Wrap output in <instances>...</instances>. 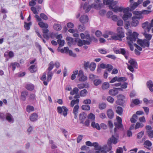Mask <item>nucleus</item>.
I'll return each instance as SVG.
<instances>
[{
    "label": "nucleus",
    "mask_w": 153,
    "mask_h": 153,
    "mask_svg": "<svg viewBox=\"0 0 153 153\" xmlns=\"http://www.w3.org/2000/svg\"><path fill=\"white\" fill-rule=\"evenodd\" d=\"M100 67L102 69L107 68H108L107 71H110L113 69V66L109 64L106 65L105 64L102 63L100 65Z\"/></svg>",
    "instance_id": "obj_11"
},
{
    "label": "nucleus",
    "mask_w": 153,
    "mask_h": 153,
    "mask_svg": "<svg viewBox=\"0 0 153 153\" xmlns=\"http://www.w3.org/2000/svg\"><path fill=\"white\" fill-rule=\"evenodd\" d=\"M84 69L87 70L88 68H89L90 63L89 62H86L85 61H84Z\"/></svg>",
    "instance_id": "obj_47"
},
{
    "label": "nucleus",
    "mask_w": 153,
    "mask_h": 153,
    "mask_svg": "<svg viewBox=\"0 0 153 153\" xmlns=\"http://www.w3.org/2000/svg\"><path fill=\"white\" fill-rule=\"evenodd\" d=\"M123 29L122 27H118L117 29V33L116 35H113L111 36V39L115 40H119L121 41L122 38L125 36Z\"/></svg>",
    "instance_id": "obj_1"
},
{
    "label": "nucleus",
    "mask_w": 153,
    "mask_h": 153,
    "mask_svg": "<svg viewBox=\"0 0 153 153\" xmlns=\"http://www.w3.org/2000/svg\"><path fill=\"white\" fill-rule=\"evenodd\" d=\"M106 104L104 102L100 103L99 105V108L100 110L104 109L106 108Z\"/></svg>",
    "instance_id": "obj_38"
},
{
    "label": "nucleus",
    "mask_w": 153,
    "mask_h": 153,
    "mask_svg": "<svg viewBox=\"0 0 153 153\" xmlns=\"http://www.w3.org/2000/svg\"><path fill=\"white\" fill-rule=\"evenodd\" d=\"M60 52L62 53H68L69 56L73 57H76L77 56L76 53H73L71 50H69L68 47H65L64 49L62 48L60 50Z\"/></svg>",
    "instance_id": "obj_7"
},
{
    "label": "nucleus",
    "mask_w": 153,
    "mask_h": 153,
    "mask_svg": "<svg viewBox=\"0 0 153 153\" xmlns=\"http://www.w3.org/2000/svg\"><path fill=\"white\" fill-rule=\"evenodd\" d=\"M106 113L108 117L110 119H111L113 118L114 114L112 109H109L108 110Z\"/></svg>",
    "instance_id": "obj_16"
},
{
    "label": "nucleus",
    "mask_w": 153,
    "mask_h": 153,
    "mask_svg": "<svg viewBox=\"0 0 153 153\" xmlns=\"http://www.w3.org/2000/svg\"><path fill=\"white\" fill-rule=\"evenodd\" d=\"M113 14V13L111 11H108L106 14L107 17L108 19L111 18V16H112Z\"/></svg>",
    "instance_id": "obj_63"
},
{
    "label": "nucleus",
    "mask_w": 153,
    "mask_h": 153,
    "mask_svg": "<svg viewBox=\"0 0 153 153\" xmlns=\"http://www.w3.org/2000/svg\"><path fill=\"white\" fill-rule=\"evenodd\" d=\"M38 115L36 113H33L30 117V120L32 122L36 121L38 120Z\"/></svg>",
    "instance_id": "obj_15"
},
{
    "label": "nucleus",
    "mask_w": 153,
    "mask_h": 153,
    "mask_svg": "<svg viewBox=\"0 0 153 153\" xmlns=\"http://www.w3.org/2000/svg\"><path fill=\"white\" fill-rule=\"evenodd\" d=\"M85 38L87 40L92 42V36H90V34H87L85 35Z\"/></svg>",
    "instance_id": "obj_60"
},
{
    "label": "nucleus",
    "mask_w": 153,
    "mask_h": 153,
    "mask_svg": "<svg viewBox=\"0 0 153 153\" xmlns=\"http://www.w3.org/2000/svg\"><path fill=\"white\" fill-rule=\"evenodd\" d=\"M132 16V14L131 13H125L123 16L122 19L124 21H126L130 18Z\"/></svg>",
    "instance_id": "obj_18"
},
{
    "label": "nucleus",
    "mask_w": 153,
    "mask_h": 153,
    "mask_svg": "<svg viewBox=\"0 0 153 153\" xmlns=\"http://www.w3.org/2000/svg\"><path fill=\"white\" fill-rule=\"evenodd\" d=\"M28 69L31 73H34L37 71V68L35 65H32Z\"/></svg>",
    "instance_id": "obj_21"
},
{
    "label": "nucleus",
    "mask_w": 153,
    "mask_h": 153,
    "mask_svg": "<svg viewBox=\"0 0 153 153\" xmlns=\"http://www.w3.org/2000/svg\"><path fill=\"white\" fill-rule=\"evenodd\" d=\"M79 108V106L78 105H75L73 109V113H78Z\"/></svg>",
    "instance_id": "obj_58"
},
{
    "label": "nucleus",
    "mask_w": 153,
    "mask_h": 153,
    "mask_svg": "<svg viewBox=\"0 0 153 153\" xmlns=\"http://www.w3.org/2000/svg\"><path fill=\"white\" fill-rule=\"evenodd\" d=\"M124 21L125 22V28L126 29H127L128 28L129 26H131V24L129 21L127 20Z\"/></svg>",
    "instance_id": "obj_51"
},
{
    "label": "nucleus",
    "mask_w": 153,
    "mask_h": 153,
    "mask_svg": "<svg viewBox=\"0 0 153 153\" xmlns=\"http://www.w3.org/2000/svg\"><path fill=\"white\" fill-rule=\"evenodd\" d=\"M25 88L29 91H32L33 90L34 86L32 84H28L25 86Z\"/></svg>",
    "instance_id": "obj_29"
},
{
    "label": "nucleus",
    "mask_w": 153,
    "mask_h": 153,
    "mask_svg": "<svg viewBox=\"0 0 153 153\" xmlns=\"http://www.w3.org/2000/svg\"><path fill=\"white\" fill-rule=\"evenodd\" d=\"M88 119H91L92 120H94L95 116L94 114L92 113H90L88 116Z\"/></svg>",
    "instance_id": "obj_42"
},
{
    "label": "nucleus",
    "mask_w": 153,
    "mask_h": 153,
    "mask_svg": "<svg viewBox=\"0 0 153 153\" xmlns=\"http://www.w3.org/2000/svg\"><path fill=\"white\" fill-rule=\"evenodd\" d=\"M19 64L17 62H12L8 65V70L9 71L11 69H12L13 71H14L16 68V67H19Z\"/></svg>",
    "instance_id": "obj_13"
},
{
    "label": "nucleus",
    "mask_w": 153,
    "mask_h": 153,
    "mask_svg": "<svg viewBox=\"0 0 153 153\" xmlns=\"http://www.w3.org/2000/svg\"><path fill=\"white\" fill-rule=\"evenodd\" d=\"M144 35L145 36V38L147 40L149 41L151 39L152 37V35L151 34H147L146 33H144Z\"/></svg>",
    "instance_id": "obj_44"
},
{
    "label": "nucleus",
    "mask_w": 153,
    "mask_h": 153,
    "mask_svg": "<svg viewBox=\"0 0 153 153\" xmlns=\"http://www.w3.org/2000/svg\"><path fill=\"white\" fill-rule=\"evenodd\" d=\"M82 109L83 110L88 111L90 109V107L89 105H84L81 107Z\"/></svg>",
    "instance_id": "obj_41"
},
{
    "label": "nucleus",
    "mask_w": 153,
    "mask_h": 153,
    "mask_svg": "<svg viewBox=\"0 0 153 153\" xmlns=\"http://www.w3.org/2000/svg\"><path fill=\"white\" fill-rule=\"evenodd\" d=\"M87 77L84 75L79 77V80L81 82H84L87 79Z\"/></svg>",
    "instance_id": "obj_45"
},
{
    "label": "nucleus",
    "mask_w": 153,
    "mask_h": 153,
    "mask_svg": "<svg viewBox=\"0 0 153 153\" xmlns=\"http://www.w3.org/2000/svg\"><path fill=\"white\" fill-rule=\"evenodd\" d=\"M39 26L42 28H48V25L47 23H45L41 21L38 23Z\"/></svg>",
    "instance_id": "obj_31"
},
{
    "label": "nucleus",
    "mask_w": 153,
    "mask_h": 153,
    "mask_svg": "<svg viewBox=\"0 0 153 153\" xmlns=\"http://www.w3.org/2000/svg\"><path fill=\"white\" fill-rule=\"evenodd\" d=\"M142 44L143 46H142L141 47L143 48H145L146 47L148 48L149 47L150 42L146 39H143Z\"/></svg>",
    "instance_id": "obj_23"
},
{
    "label": "nucleus",
    "mask_w": 153,
    "mask_h": 153,
    "mask_svg": "<svg viewBox=\"0 0 153 153\" xmlns=\"http://www.w3.org/2000/svg\"><path fill=\"white\" fill-rule=\"evenodd\" d=\"M83 103L86 104H89L91 103V100L89 99H87L83 101Z\"/></svg>",
    "instance_id": "obj_64"
},
{
    "label": "nucleus",
    "mask_w": 153,
    "mask_h": 153,
    "mask_svg": "<svg viewBox=\"0 0 153 153\" xmlns=\"http://www.w3.org/2000/svg\"><path fill=\"white\" fill-rule=\"evenodd\" d=\"M96 67V64L94 62H91L90 64L89 68L91 71L94 70Z\"/></svg>",
    "instance_id": "obj_35"
},
{
    "label": "nucleus",
    "mask_w": 153,
    "mask_h": 153,
    "mask_svg": "<svg viewBox=\"0 0 153 153\" xmlns=\"http://www.w3.org/2000/svg\"><path fill=\"white\" fill-rule=\"evenodd\" d=\"M28 95V92L27 91H23L21 93L20 100L24 102L26 100L27 96Z\"/></svg>",
    "instance_id": "obj_10"
},
{
    "label": "nucleus",
    "mask_w": 153,
    "mask_h": 153,
    "mask_svg": "<svg viewBox=\"0 0 153 153\" xmlns=\"http://www.w3.org/2000/svg\"><path fill=\"white\" fill-rule=\"evenodd\" d=\"M94 3H95L97 5H99V4H102V6L100 8H98L97 10H100L104 6V3L103 4L101 0H94Z\"/></svg>",
    "instance_id": "obj_46"
},
{
    "label": "nucleus",
    "mask_w": 153,
    "mask_h": 153,
    "mask_svg": "<svg viewBox=\"0 0 153 153\" xmlns=\"http://www.w3.org/2000/svg\"><path fill=\"white\" fill-rule=\"evenodd\" d=\"M114 53L116 54H121L124 55L125 53V49L123 48H120V50H116L114 51Z\"/></svg>",
    "instance_id": "obj_26"
},
{
    "label": "nucleus",
    "mask_w": 153,
    "mask_h": 153,
    "mask_svg": "<svg viewBox=\"0 0 153 153\" xmlns=\"http://www.w3.org/2000/svg\"><path fill=\"white\" fill-rule=\"evenodd\" d=\"M110 85L109 83L108 82H103L101 86L102 89L103 90H106L109 88Z\"/></svg>",
    "instance_id": "obj_25"
},
{
    "label": "nucleus",
    "mask_w": 153,
    "mask_h": 153,
    "mask_svg": "<svg viewBox=\"0 0 153 153\" xmlns=\"http://www.w3.org/2000/svg\"><path fill=\"white\" fill-rule=\"evenodd\" d=\"M24 27L25 29L28 30L30 29V26L32 25V22H30L27 23L25 22H24Z\"/></svg>",
    "instance_id": "obj_27"
},
{
    "label": "nucleus",
    "mask_w": 153,
    "mask_h": 153,
    "mask_svg": "<svg viewBox=\"0 0 153 153\" xmlns=\"http://www.w3.org/2000/svg\"><path fill=\"white\" fill-rule=\"evenodd\" d=\"M116 113L120 115L122 114L123 113V109L121 106H118L116 111Z\"/></svg>",
    "instance_id": "obj_30"
},
{
    "label": "nucleus",
    "mask_w": 153,
    "mask_h": 153,
    "mask_svg": "<svg viewBox=\"0 0 153 153\" xmlns=\"http://www.w3.org/2000/svg\"><path fill=\"white\" fill-rule=\"evenodd\" d=\"M88 91L85 89L81 90L80 92V96L81 97H84L86 95Z\"/></svg>",
    "instance_id": "obj_36"
},
{
    "label": "nucleus",
    "mask_w": 153,
    "mask_h": 153,
    "mask_svg": "<svg viewBox=\"0 0 153 153\" xmlns=\"http://www.w3.org/2000/svg\"><path fill=\"white\" fill-rule=\"evenodd\" d=\"M128 62L130 64V65L134 67V68L136 69H137L138 68V65L137 62L134 59L131 58Z\"/></svg>",
    "instance_id": "obj_17"
},
{
    "label": "nucleus",
    "mask_w": 153,
    "mask_h": 153,
    "mask_svg": "<svg viewBox=\"0 0 153 153\" xmlns=\"http://www.w3.org/2000/svg\"><path fill=\"white\" fill-rule=\"evenodd\" d=\"M35 45L36 47V48H38L39 49V51L41 54H42V48L41 45H39V44L38 42H36L35 43Z\"/></svg>",
    "instance_id": "obj_50"
},
{
    "label": "nucleus",
    "mask_w": 153,
    "mask_h": 153,
    "mask_svg": "<svg viewBox=\"0 0 153 153\" xmlns=\"http://www.w3.org/2000/svg\"><path fill=\"white\" fill-rule=\"evenodd\" d=\"M91 126L93 128H95L98 130L100 129L101 128L99 124L98 123H95L94 121L92 122Z\"/></svg>",
    "instance_id": "obj_24"
},
{
    "label": "nucleus",
    "mask_w": 153,
    "mask_h": 153,
    "mask_svg": "<svg viewBox=\"0 0 153 153\" xmlns=\"http://www.w3.org/2000/svg\"><path fill=\"white\" fill-rule=\"evenodd\" d=\"M34 110V108L33 106L27 105L26 108V111L27 112H30L31 111Z\"/></svg>",
    "instance_id": "obj_43"
},
{
    "label": "nucleus",
    "mask_w": 153,
    "mask_h": 153,
    "mask_svg": "<svg viewBox=\"0 0 153 153\" xmlns=\"http://www.w3.org/2000/svg\"><path fill=\"white\" fill-rule=\"evenodd\" d=\"M152 12L151 10H143L141 11V13L147 15L150 13Z\"/></svg>",
    "instance_id": "obj_57"
},
{
    "label": "nucleus",
    "mask_w": 153,
    "mask_h": 153,
    "mask_svg": "<svg viewBox=\"0 0 153 153\" xmlns=\"http://www.w3.org/2000/svg\"><path fill=\"white\" fill-rule=\"evenodd\" d=\"M88 17L87 15H82L79 18V21L83 24L87 23L88 22Z\"/></svg>",
    "instance_id": "obj_12"
},
{
    "label": "nucleus",
    "mask_w": 153,
    "mask_h": 153,
    "mask_svg": "<svg viewBox=\"0 0 153 153\" xmlns=\"http://www.w3.org/2000/svg\"><path fill=\"white\" fill-rule=\"evenodd\" d=\"M30 100L34 101L36 100L35 98V94H30Z\"/></svg>",
    "instance_id": "obj_61"
},
{
    "label": "nucleus",
    "mask_w": 153,
    "mask_h": 153,
    "mask_svg": "<svg viewBox=\"0 0 153 153\" xmlns=\"http://www.w3.org/2000/svg\"><path fill=\"white\" fill-rule=\"evenodd\" d=\"M108 93L109 95L113 96H116L118 93V90L114 89H110L108 91Z\"/></svg>",
    "instance_id": "obj_20"
},
{
    "label": "nucleus",
    "mask_w": 153,
    "mask_h": 153,
    "mask_svg": "<svg viewBox=\"0 0 153 153\" xmlns=\"http://www.w3.org/2000/svg\"><path fill=\"white\" fill-rule=\"evenodd\" d=\"M127 80V79L125 77H121L118 78V82H125Z\"/></svg>",
    "instance_id": "obj_53"
},
{
    "label": "nucleus",
    "mask_w": 153,
    "mask_h": 153,
    "mask_svg": "<svg viewBox=\"0 0 153 153\" xmlns=\"http://www.w3.org/2000/svg\"><path fill=\"white\" fill-rule=\"evenodd\" d=\"M107 146H104L102 148L100 146L98 145V147L96 148L95 150H98L100 151L102 153H106V151L105 150L106 149Z\"/></svg>",
    "instance_id": "obj_22"
},
{
    "label": "nucleus",
    "mask_w": 153,
    "mask_h": 153,
    "mask_svg": "<svg viewBox=\"0 0 153 153\" xmlns=\"http://www.w3.org/2000/svg\"><path fill=\"white\" fill-rule=\"evenodd\" d=\"M87 116V114L85 112H83L79 114V119L80 121V123L84 124V121L86 118Z\"/></svg>",
    "instance_id": "obj_9"
},
{
    "label": "nucleus",
    "mask_w": 153,
    "mask_h": 153,
    "mask_svg": "<svg viewBox=\"0 0 153 153\" xmlns=\"http://www.w3.org/2000/svg\"><path fill=\"white\" fill-rule=\"evenodd\" d=\"M117 100L116 101V103L118 105L124 107L126 97L123 94H119L117 96Z\"/></svg>",
    "instance_id": "obj_5"
},
{
    "label": "nucleus",
    "mask_w": 153,
    "mask_h": 153,
    "mask_svg": "<svg viewBox=\"0 0 153 153\" xmlns=\"http://www.w3.org/2000/svg\"><path fill=\"white\" fill-rule=\"evenodd\" d=\"M58 42L59 44V47H62L64 46L65 43V41L62 40L61 39H59L58 40Z\"/></svg>",
    "instance_id": "obj_56"
},
{
    "label": "nucleus",
    "mask_w": 153,
    "mask_h": 153,
    "mask_svg": "<svg viewBox=\"0 0 153 153\" xmlns=\"http://www.w3.org/2000/svg\"><path fill=\"white\" fill-rule=\"evenodd\" d=\"M118 139L119 138L115 137L113 134L112 135L111 137L108 139L107 141V143L108 146V148L107 150V151L108 152L112 148L111 144H116L118 141Z\"/></svg>",
    "instance_id": "obj_4"
},
{
    "label": "nucleus",
    "mask_w": 153,
    "mask_h": 153,
    "mask_svg": "<svg viewBox=\"0 0 153 153\" xmlns=\"http://www.w3.org/2000/svg\"><path fill=\"white\" fill-rule=\"evenodd\" d=\"M5 118L10 123H13L14 122V119L13 116L9 113H6Z\"/></svg>",
    "instance_id": "obj_14"
},
{
    "label": "nucleus",
    "mask_w": 153,
    "mask_h": 153,
    "mask_svg": "<svg viewBox=\"0 0 153 153\" xmlns=\"http://www.w3.org/2000/svg\"><path fill=\"white\" fill-rule=\"evenodd\" d=\"M58 113L60 114H62V115L65 117H66L68 114V109L65 106L62 107L58 106L57 108Z\"/></svg>",
    "instance_id": "obj_6"
},
{
    "label": "nucleus",
    "mask_w": 153,
    "mask_h": 153,
    "mask_svg": "<svg viewBox=\"0 0 153 153\" xmlns=\"http://www.w3.org/2000/svg\"><path fill=\"white\" fill-rule=\"evenodd\" d=\"M102 82V80L100 79H95L94 80L93 83L95 86H97Z\"/></svg>",
    "instance_id": "obj_34"
},
{
    "label": "nucleus",
    "mask_w": 153,
    "mask_h": 153,
    "mask_svg": "<svg viewBox=\"0 0 153 153\" xmlns=\"http://www.w3.org/2000/svg\"><path fill=\"white\" fill-rule=\"evenodd\" d=\"M102 4H99V5H97L95 3L92 4L91 5H89L85 9V12L86 13H88L92 7L96 9L98 8H100L102 6Z\"/></svg>",
    "instance_id": "obj_8"
},
{
    "label": "nucleus",
    "mask_w": 153,
    "mask_h": 153,
    "mask_svg": "<svg viewBox=\"0 0 153 153\" xmlns=\"http://www.w3.org/2000/svg\"><path fill=\"white\" fill-rule=\"evenodd\" d=\"M132 20L131 23V27H136L137 26L139 23L138 21L136 19L133 18V17H132Z\"/></svg>",
    "instance_id": "obj_19"
},
{
    "label": "nucleus",
    "mask_w": 153,
    "mask_h": 153,
    "mask_svg": "<svg viewBox=\"0 0 153 153\" xmlns=\"http://www.w3.org/2000/svg\"><path fill=\"white\" fill-rule=\"evenodd\" d=\"M48 65L49 67L48 68V70L49 71V72H50V71L53 68L54 64L53 63V61H51L49 64Z\"/></svg>",
    "instance_id": "obj_39"
},
{
    "label": "nucleus",
    "mask_w": 153,
    "mask_h": 153,
    "mask_svg": "<svg viewBox=\"0 0 153 153\" xmlns=\"http://www.w3.org/2000/svg\"><path fill=\"white\" fill-rule=\"evenodd\" d=\"M144 145L148 147H150L152 146V143L149 140H146L145 142L144 143Z\"/></svg>",
    "instance_id": "obj_59"
},
{
    "label": "nucleus",
    "mask_w": 153,
    "mask_h": 153,
    "mask_svg": "<svg viewBox=\"0 0 153 153\" xmlns=\"http://www.w3.org/2000/svg\"><path fill=\"white\" fill-rule=\"evenodd\" d=\"M53 74L51 72H48L47 74V81L48 82H49L51 80Z\"/></svg>",
    "instance_id": "obj_40"
},
{
    "label": "nucleus",
    "mask_w": 153,
    "mask_h": 153,
    "mask_svg": "<svg viewBox=\"0 0 153 153\" xmlns=\"http://www.w3.org/2000/svg\"><path fill=\"white\" fill-rule=\"evenodd\" d=\"M106 99L108 102L111 103L114 102V99L112 97L110 96L107 97Z\"/></svg>",
    "instance_id": "obj_52"
},
{
    "label": "nucleus",
    "mask_w": 153,
    "mask_h": 153,
    "mask_svg": "<svg viewBox=\"0 0 153 153\" xmlns=\"http://www.w3.org/2000/svg\"><path fill=\"white\" fill-rule=\"evenodd\" d=\"M137 116L135 114L133 115L131 118L130 119V121L131 123H135L137 122V120L135 119H137Z\"/></svg>",
    "instance_id": "obj_33"
},
{
    "label": "nucleus",
    "mask_w": 153,
    "mask_h": 153,
    "mask_svg": "<svg viewBox=\"0 0 153 153\" xmlns=\"http://www.w3.org/2000/svg\"><path fill=\"white\" fill-rule=\"evenodd\" d=\"M114 124L115 127L117 128L118 129H119L121 128H123V126L122 123L114 122Z\"/></svg>",
    "instance_id": "obj_37"
},
{
    "label": "nucleus",
    "mask_w": 153,
    "mask_h": 153,
    "mask_svg": "<svg viewBox=\"0 0 153 153\" xmlns=\"http://www.w3.org/2000/svg\"><path fill=\"white\" fill-rule=\"evenodd\" d=\"M143 126V125L142 123H140L139 122H137L135 126V129H137L140 128H142Z\"/></svg>",
    "instance_id": "obj_48"
},
{
    "label": "nucleus",
    "mask_w": 153,
    "mask_h": 153,
    "mask_svg": "<svg viewBox=\"0 0 153 153\" xmlns=\"http://www.w3.org/2000/svg\"><path fill=\"white\" fill-rule=\"evenodd\" d=\"M117 3V1H114V0H111L110 1L107 0L106 1H105V3L104 2L103 3L105 5L108 6L110 9L112 10L114 12H117L118 11V6H116L114 7H113L116 5Z\"/></svg>",
    "instance_id": "obj_2"
},
{
    "label": "nucleus",
    "mask_w": 153,
    "mask_h": 153,
    "mask_svg": "<svg viewBox=\"0 0 153 153\" xmlns=\"http://www.w3.org/2000/svg\"><path fill=\"white\" fill-rule=\"evenodd\" d=\"M147 133L149 137H153V130L147 131Z\"/></svg>",
    "instance_id": "obj_62"
},
{
    "label": "nucleus",
    "mask_w": 153,
    "mask_h": 153,
    "mask_svg": "<svg viewBox=\"0 0 153 153\" xmlns=\"http://www.w3.org/2000/svg\"><path fill=\"white\" fill-rule=\"evenodd\" d=\"M144 132L143 131H142L138 133L137 136V139H140L142 137L143 135Z\"/></svg>",
    "instance_id": "obj_49"
},
{
    "label": "nucleus",
    "mask_w": 153,
    "mask_h": 153,
    "mask_svg": "<svg viewBox=\"0 0 153 153\" xmlns=\"http://www.w3.org/2000/svg\"><path fill=\"white\" fill-rule=\"evenodd\" d=\"M78 28L79 30L80 31H83L85 30V27L84 25H79Z\"/></svg>",
    "instance_id": "obj_55"
},
{
    "label": "nucleus",
    "mask_w": 153,
    "mask_h": 153,
    "mask_svg": "<svg viewBox=\"0 0 153 153\" xmlns=\"http://www.w3.org/2000/svg\"><path fill=\"white\" fill-rule=\"evenodd\" d=\"M40 17L43 19L46 20L48 19V16L44 13H41L40 14Z\"/></svg>",
    "instance_id": "obj_54"
},
{
    "label": "nucleus",
    "mask_w": 153,
    "mask_h": 153,
    "mask_svg": "<svg viewBox=\"0 0 153 153\" xmlns=\"http://www.w3.org/2000/svg\"><path fill=\"white\" fill-rule=\"evenodd\" d=\"M53 27L55 30L59 31L60 30L62 29L61 25L59 24H55L53 26Z\"/></svg>",
    "instance_id": "obj_32"
},
{
    "label": "nucleus",
    "mask_w": 153,
    "mask_h": 153,
    "mask_svg": "<svg viewBox=\"0 0 153 153\" xmlns=\"http://www.w3.org/2000/svg\"><path fill=\"white\" fill-rule=\"evenodd\" d=\"M128 36L126 37L127 40L130 41V42L133 43V42L136 41L138 38L139 34L136 32H133L132 33L131 32L129 31L126 34Z\"/></svg>",
    "instance_id": "obj_3"
},
{
    "label": "nucleus",
    "mask_w": 153,
    "mask_h": 153,
    "mask_svg": "<svg viewBox=\"0 0 153 153\" xmlns=\"http://www.w3.org/2000/svg\"><path fill=\"white\" fill-rule=\"evenodd\" d=\"M138 5L136 3V2H134L133 4L131 3L130 4L129 7L130 8V11H132L134 10L136 7L138 6Z\"/></svg>",
    "instance_id": "obj_28"
}]
</instances>
